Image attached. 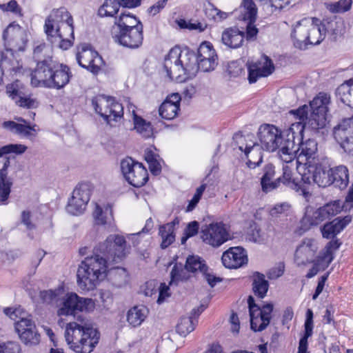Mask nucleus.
Listing matches in <instances>:
<instances>
[{
  "label": "nucleus",
  "instance_id": "1",
  "mask_svg": "<svg viewBox=\"0 0 353 353\" xmlns=\"http://www.w3.org/2000/svg\"><path fill=\"white\" fill-rule=\"evenodd\" d=\"M127 252L123 236H108L103 243L94 247L92 255L86 257L79 265L77 274L79 287L86 291L94 290L106 277L109 265L120 262Z\"/></svg>",
  "mask_w": 353,
  "mask_h": 353
},
{
  "label": "nucleus",
  "instance_id": "2",
  "mask_svg": "<svg viewBox=\"0 0 353 353\" xmlns=\"http://www.w3.org/2000/svg\"><path fill=\"white\" fill-rule=\"evenodd\" d=\"M341 23L335 20H323L317 18H304L294 26L291 34L294 46L303 50L308 46L320 44L325 39L326 32L333 35L341 33Z\"/></svg>",
  "mask_w": 353,
  "mask_h": 353
},
{
  "label": "nucleus",
  "instance_id": "3",
  "mask_svg": "<svg viewBox=\"0 0 353 353\" xmlns=\"http://www.w3.org/2000/svg\"><path fill=\"white\" fill-rule=\"evenodd\" d=\"M30 77L34 87L60 90L68 84L72 74L67 65L49 58L37 62Z\"/></svg>",
  "mask_w": 353,
  "mask_h": 353
},
{
  "label": "nucleus",
  "instance_id": "4",
  "mask_svg": "<svg viewBox=\"0 0 353 353\" xmlns=\"http://www.w3.org/2000/svg\"><path fill=\"white\" fill-rule=\"evenodd\" d=\"M48 41L54 47L68 50L74 40L73 18L65 7L53 9L44 25Z\"/></svg>",
  "mask_w": 353,
  "mask_h": 353
},
{
  "label": "nucleus",
  "instance_id": "5",
  "mask_svg": "<svg viewBox=\"0 0 353 353\" xmlns=\"http://www.w3.org/2000/svg\"><path fill=\"white\" fill-rule=\"evenodd\" d=\"M99 336L97 330L76 322L68 323L65 332L70 348L77 353H90L98 343Z\"/></svg>",
  "mask_w": 353,
  "mask_h": 353
},
{
  "label": "nucleus",
  "instance_id": "6",
  "mask_svg": "<svg viewBox=\"0 0 353 353\" xmlns=\"http://www.w3.org/2000/svg\"><path fill=\"white\" fill-rule=\"evenodd\" d=\"M164 69L168 77L174 79L172 73L176 78L180 79L182 74L185 77L183 79L194 77L198 71L196 57L192 51H181L178 54L176 50H171L165 59Z\"/></svg>",
  "mask_w": 353,
  "mask_h": 353
},
{
  "label": "nucleus",
  "instance_id": "7",
  "mask_svg": "<svg viewBox=\"0 0 353 353\" xmlns=\"http://www.w3.org/2000/svg\"><path fill=\"white\" fill-rule=\"evenodd\" d=\"M283 132L271 124H263L260 125L257 137L259 140V145L268 152H274L279 149V155L281 160L285 162L283 147L285 146V137L283 136Z\"/></svg>",
  "mask_w": 353,
  "mask_h": 353
},
{
  "label": "nucleus",
  "instance_id": "8",
  "mask_svg": "<svg viewBox=\"0 0 353 353\" xmlns=\"http://www.w3.org/2000/svg\"><path fill=\"white\" fill-rule=\"evenodd\" d=\"M343 210H345V202L340 200L332 201L316 209L312 214H306L302 219L301 223L305 229L307 230L311 226H316L323 221L330 220Z\"/></svg>",
  "mask_w": 353,
  "mask_h": 353
},
{
  "label": "nucleus",
  "instance_id": "9",
  "mask_svg": "<svg viewBox=\"0 0 353 353\" xmlns=\"http://www.w3.org/2000/svg\"><path fill=\"white\" fill-rule=\"evenodd\" d=\"M92 105L98 114L108 123L112 121H117L123 116L122 105L114 101V99L105 95H98L92 98Z\"/></svg>",
  "mask_w": 353,
  "mask_h": 353
},
{
  "label": "nucleus",
  "instance_id": "10",
  "mask_svg": "<svg viewBox=\"0 0 353 353\" xmlns=\"http://www.w3.org/2000/svg\"><path fill=\"white\" fill-rule=\"evenodd\" d=\"M2 38L6 50L11 54L25 50L28 35L26 30L19 24L14 22L10 23L3 30Z\"/></svg>",
  "mask_w": 353,
  "mask_h": 353
},
{
  "label": "nucleus",
  "instance_id": "11",
  "mask_svg": "<svg viewBox=\"0 0 353 353\" xmlns=\"http://www.w3.org/2000/svg\"><path fill=\"white\" fill-rule=\"evenodd\" d=\"M93 186L90 183H79L74 189L71 197L68 199L66 211L72 215L82 214L90 199Z\"/></svg>",
  "mask_w": 353,
  "mask_h": 353
},
{
  "label": "nucleus",
  "instance_id": "12",
  "mask_svg": "<svg viewBox=\"0 0 353 353\" xmlns=\"http://www.w3.org/2000/svg\"><path fill=\"white\" fill-rule=\"evenodd\" d=\"M121 170L125 179L135 188L143 186L148 180V173L145 168L132 158L121 161Z\"/></svg>",
  "mask_w": 353,
  "mask_h": 353
},
{
  "label": "nucleus",
  "instance_id": "13",
  "mask_svg": "<svg viewBox=\"0 0 353 353\" xmlns=\"http://www.w3.org/2000/svg\"><path fill=\"white\" fill-rule=\"evenodd\" d=\"M94 305L91 299L80 297L75 293H68L57 310V315L72 316L77 312H90L94 310Z\"/></svg>",
  "mask_w": 353,
  "mask_h": 353
},
{
  "label": "nucleus",
  "instance_id": "14",
  "mask_svg": "<svg viewBox=\"0 0 353 353\" xmlns=\"http://www.w3.org/2000/svg\"><path fill=\"white\" fill-rule=\"evenodd\" d=\"M76 59L79 65L96 74L101 70L103 60L89 43H81L77 47Z\"/></svg>",
  "mask_w": 353,
  "mask_h": 353
},
{
  "label": "nucleus",
  "instance_id": "15",
  "mask_svg": "<svg viewBox=\"0 0 353 353\" xmlns=\"http://www.w3.org/2000/svg\"><path fill=\"white\" fill-rule=\"evenodd\" d=\"M305 129H307L305 122L298 121L292 123L288 129L283 131V136L285 137V146L283 147L282 150L285 163H290L295 159V139H297L298 142L303 139Z\"/></svg>",
  "mask_w": 353,
  "mask_h": 353
},
{
  "label": "nucleus",
  "instance_id": "16",
  "mask_svg": "<svg viewBox=\"0 0 353 353\" xmlns=\"http://www.w3.org/2000/svg\"><path fill=\"white\" fill-rule=\"evenodd\" d=\"M111 36L116 43L128 49H137L143 44V26L138 25L137 28L131 29L111 31Z\"/></svg>",
  "mask_w": 353,
  "mask_h": 353
},
{
  "label": "nucleus",
  "instance_id": "17",
  "mask_svg": "<svg viewBox=\"0 0 353 353\" xmlns=\"http://www.w3.org/2000/svg\"><path fill=\"white\" fill-rule=\"evenodd\" d=\"M254 138L252 134H248L241 137L240 140L238 141L239 149L244 152L248 159L246 165L250 169L259 167L263 162V150H264L253 140Z\"/></svg>",
  "mask_w": 353,
  "mask_h": 353
},
{
  "label": "nucleus",
  "instance_id": "18",
  "mask_svg": "<svg viewBox=\"0 0 353 353\" xmlns=\"http://www.w3.org/2000/svg\"><path fill=\"white\" fill-rule=\"evenodd\" d=\"M341 245V242L339 239L329 241L324 249L316 256V259L311 263H313V265L305 276L307 279H311L316 275L318 272L325 270L333 261L334 254Z\"/></svg>",
  "mask_w": 353,
  "mask_h": 353
},
{
  "label": "nucleus",
  "instance_id": "19",
  "mask_svg": "<svg viewBox=\"0 0 353 353\" xmlns=\"http://www.w3.org/2000/svg\"><path fill=\"white\" fill-rule=\"evenodd\" d=\"M14 328L19 339L25 345L32 347L39 344L41 335L30 316H23L19 319L14 323Z\"/></svg>",
  "mask_w": 353,
  "mask_h": 353
},
{
  "label": "nucleus",
  "instance_id": "20",
  "mask_svg": "<svg viewBox=\"0 0 353 353\" xmlns=\"http://www.w3.org/2000/svg\"><path fill=\"white\" fill-rule=\"evenodd\" d=\"M201 238L203 241L215 248L230 239V235L222 222L212 223L205 225L201 230Z\"/></svg>",
  "mask_w": 353,
  "mask_h": 353
},
{
  "label": "nucleus",
  "instance_id": "21",
  "mask_svg": "<svg viewBox=\"0 0 353 353\" xmlns=\"http://www.w3.org/2000/svg\"><path fill=\"white\" fill-rule=\"evenodd\" d=\"M333 135L341 148L353 156V117L343 120L334 128Z\"/></svg>",
  "mask_w": 353,
  "mask_h": 353
},
{
  "label": "nucleus",
  "instance_id": "22",
  "mask_svg": "<svg viewBox=\"0 0 353 353\" xmlns=\"http://www.w3.org/2000/svg\"><path fill=\"white\" fill-rule=\"evenodd\" d=\"M318 250L319 245L315 239L312 238L303 239L294 252L295 263L299 266L311 263L316 259Z\"/></svg>",
  "mask_w": 353,
  "mask_h": 353
},
{
  "label": "nucleus",
  "instance_id": "23",
  "mask_svg": "<svg viewBox=\"0 0 353 353\" xmlns=\"http://www.w3.org/2000/svg\"><path fill=\"white\" fill-rule=\"evenodd\" d=\"M196 62L198 70L210 72L215 69L218 64L217 54L210 42L201 43L197 50Z\"/></svg>",
  "mask_w": 353,
  "mask_h": 353
},
{
  "label": "nucleus",
  "instance_id": "24",
  "mask_svg": "<svg viewBox=\"0 0 353 353\" xmlns=\"http://www.w3.org/2000/svg\"><path fill=\"white\" fill-rule=\"evenodd\" d=\"M248 81L254 83L261 77H267L273 73L274 65L268 56L263 54L255 62L248 63Z\"/></svg>",
  "mask_w": 353,
  "mask_h": 353
},
{
  "label": "nucleus",
  "instance_id": "25",
  "mask_svg": "<svg viewBox=\"0 0 353 353\" xmlns=\"http://www.w3.org/2000/svg\"><path fill=\"white\" fill-rule=\"evenodd\" d=\"M185 268L190 273L201 274L208 283L213 288L221 279L208 272V267L204 259L197 255H189L185 261Z\"/></svg>",
  "mask_w": 353,
  "mask_h": 353
},
{
  "label": "nucleus",
  "instance_id": "26",
  "mask_svg": "<svg viewBox=\"0 0 353 353\" xmlns=\"http://www.w3.org/2000/svg\"><path fill=\"white\" fill-rule=\"evenodd\" d=\"M221 261L225 268L237 269L247 264V252L242 247H232L223 252Z\"/></svg>",
  "mask_w": 353,
  "mask_h": 353
},
{
  "label": "nucleus",
  "instance_id": "27",
  "mask_svg": "<svg viewBox=\"0 0 353 353\" xmlns=\"http://www.w3.org/2000/svg\"><path fill=\"white\" fill-rule=\"evenodd\" d=\"M17 120L23 123H18L13 121H7L2 123V126L10 132L21 137L30 139L35 138L37 134V130L35 128L37 125L35 124L31 126L21 117L17 118Z\"/></svg>",
  "mask_w": 353,
  "mask_h": 353
},
{
  "label": "nucleus",
  "instance_id": "28",
  "mask_svg": "<svg viewBox=\"0 0 353 353\" xmlns=\"http://www.w3.org/2000/svg\"><path fill=\"white\" fill-rule=\"evenodd\" d=\"M275 167L272 163H267L262 169V176L260 183L261 190L268 193L276 189L281 184V177L275 178Z\"/></svg>",
  "mask_w": 353,
  "mask_h": 353
},
{
  "label": "nucleus",
  "instance_id": "29",
  "mask_svg": "<svg viewBox=\"0 0 353 353\" xmlns=\"http://www.w3.org/2000/svg\"><path fill=\"white\" fill-rule=\"evenodd\" d=\"M351 216H345L343 218H336L332 221H329L321 228V232L323 238L327 239H332V241L339 233H340L350 222Z\"/></svg>",
  "mask_w": 353,
  "mask_h": 353
},
{
  "label": "nucleus",
  "instance_id": "30",
  "mask_svg": "<svg viewBox=\"0 0 353 353\" xmlns=\"http://www.w3.org/2000/svg\"><path fill=\"white\" fill-rule=\"evenodd\" d=\"M181 96L178 93H174L167 97L159 109V115L166 120L174 119L179 111Z\"/></svg>",
  "mask_w": 353,
  "mask_h": 353
},
{
  "label": "nucleus",
  "instance_id": "31",
  "mask_svg": "<svg viewBox=\"0 0 353 353\" xmlns=\"http://www.w3.org/2000/svg\"><path fill=\"white\" fill-rule=\"evenodd\" d=\"M317 146V142L312 139H309L305 142L301 143V141H299L296 143V153L299 152L297 157V162H299L301 158L305 157V164H308L310 166L312 163L311 159L313 160L315 158Z\"/></svg>",
  "mask_w": 353,
  "mask_h": 353
},
{
  "label": "nucleus",
  "instance_id": "32",
  "mask_svg": "<svg viewBox=\"0 0 353 353\" xmlns=\"http://www.w3.org/2000/svg\"><path fill=\"white\" fill-rule=\"evenodd\" d=\"M27 150V147L23 144H9L0 148V172L7 174V168L10 165L9 158L6 154L14 153L21 154Z\"/></svg>",
  "mask_w": 353,
  "mask_h": 353
},
{
  "label": "nucleus",
  "instance_id": "33",
  "mask_svg": "<svg viewBox=\"0 0 353 353\" xmlns=\"http://www.w3.org/2000/svg\"><path fill=\"white\" fill-rule=\"evenodd\" d=\"M245 33L237 28H230L222 33V43L230 48H238L243 45Z\"/></svg>",
  "mask_w": 353,
  "mask_h": 353
},
{
  "label": "nucleus",
  "instance_id": "34",
  "mask_svg": "<svg viewBox=\"0 0 353 353\" xmlns=\"http://www.w3.org/2000/svg\"><path fill=\"white\" fill-rule=\"evenodd\" d=\"M331 185L340 190L345 189L349 184V170L345 165H341L330 168Z\"/></svg>",
  "mask_w": 353,
  "mask_h": 353
},
{
  "label": "nucleus",
  "instance_id": "35",
  "mask_svg": "<svg viewBox=\"0 0 353 353\" xmlns=\"http://www.w3.org/2000/svg\"><path fill=\"white\" fill-rule=\"evenodd\" d=\"M138 25H143L141 21L130 12H121L118 17H115L114 25L111 31H119L121 29H131L137 28Z\"/></svg>",
  "mask_w": 353,
  "mask_h": 353
},
{
  "label": "nucleus",
  "instance_id": "36",
  "mask_svg": "<svg viewBox=\"0 0 353 353\" xmlns=\"http://www.w3.org/2000/svg\"><path fill=\"white\" fill-rule=\"evenodd\" d=\"M313 316L314 314L311 309H307L305 314V321L304 323V334L301 338L299 343L298 353H308L307 340L313 333Z\"/></svg>",
  "mask_w": 353,
  "mask_h": 353
},
{
  "label": "nucleus",
  "instance_id": "37",
  "mask_svg": "<svg viewBox=\"0 0 353 353\" xmlns=\"http://www.w3.org/2000/svg\"><path fill=\"white\" fill-rule=\"evenodd\" d=\"M336 97L343 103L353 108V79L345 81L336 88Z\"/></svg>",
  "mask_w": 353,
  "mask_h": 353
},
{
  "label": "nucleus",
  "instance_id": "38",
  "mask_svg": "<svg viewBox=\"0 0 353 353\" xmlns=\"http://www.w3.org/2000/svg\"><path fill=\"white\" fill-rule=\"evenodd\" d=\"M148 314V309L143 305L134 306L127 314V321L132 327H138L145 321Z\"/></svg>",
  "mask_w": 353,
  "mask_h": 353
},
{
  "label": "nucleus",
  "instance_id": "39",
  "mask_svg": "<svg viewBox=\"0 0 353 353\" xmlns=\"http://www.w3.org/2000/svg\"><path fill=\"white\" fill-rule=\"evenodd\" d=\"M269 283L265 280V275L255 272L252 275V290L255 296L263 299L268 292Z\"/></svg>",
  "mask_w": 353,
  "mask_h": 353
},
{
  "label": "nucleus",
  "instance_id": "40",
  "mask_svg": "<svg viewBox=\"0 0 353 353\" xmlns=\"http://www.w3.org/2000/svg\"><path fill=\"white\" fill-rule=\"evenodd\" d=\"M330 103V97L326 93L321 92L314 97L310 103V112H318L320 114L327 115L328 105Z\"/></svg>",
  "mask_w": 353,
  "mask_h": 353
},
{
  "label": "nucleus",
  "instance_id": "41",
  "mask_svg": "<svg viewBox=\"0 0 353 353\" xmlns=\"http://www.w3.org/2000/svg\"><path fill=\"white\" fill-rule=\"evenodd\" d=\"M106 276L112 282V285L120 288L125 284L128 279V273L125 268L116 267L108 269Z\"/></svg>",
  "mask_w": 353,
  "mask_h": 353
},
{
  "label": "nucleus",
  "instance_id": "42",
  "mask_svg": "<svg viewBox=\"0 0 353 353\" xmlns=\"http://www.w3.org/2000/svg\"><path fill=\"white\" fill-rule=\"evenodd\" d=\"M326 122V116L320 114V113L318 112H310V116H308L305 123L307 129L317 132L320 129H323L325 127Z\"/></svg>",
  "mask_w": 353,
  "mask_h": 353
},
{
  "label": "nucleus",
  "instance_id": "43",
  "mask_svg": "<svg viewBox=\"0 0 353 353\" xmlns=\"http://www.w3.org/2000/svg\"><path fill=\"white\" fill-rule=\"evenodd\" d=\"M93 216L98 225L111 226L113 221V215L111 208H106L103 210L99 205H96Z\"/></svg>",
  "mask_w": 353,
  "mask_h": 353
},
{
  "label": "nucleus",
  "instance_id": "44",
  "mask_svg": "<svg viewBox=\"0 0 353 353\" xmlns=\"http://www.w3.org/2000/svg\"><path fill=\"white\" fill-rule=\"evenodd\" d=\"M282 180L281 183L289 186L298 192H301L305 195V187L303 185L299 183L295 179H292V170L288 165H283V175L281 176Z\"/></svg>",
  "mask_w": 353,
  "mask_h": 353
},
{
  "label": "nucleus",
  "instance_id": "45",
  "mask_svg": "<svg viewBox=\"0 0 353 353\" xmlns=\"http://www.w3.org/2000/svg\"><path fill=\"white\" fill-rule=\"evenodd\" d=\"M134 128L137 132L144 138H150L153 134V128L150 122L142 117L134 114L133 117Z\"/></svg>",
  "mask_w": 353,
  "mask_h": 353
},
{
  "label": "nucleus",
  "instance_id": "46",
  "mask_svg": "<svg viewBox=\"0 0 353 353\" xmlns=\"http://www.w3.org/2000/svg\"><path fill=\"white\" fill-rule=\"evenodd\" d=\"M330 169L325 170L321 166L316 167L312 175V181L319 187L325 188L331 185Z\"/></svg>",
  "mask_w": 353,
  "mask_h": 353
},
{
  "label": "nucleus",
  "instance_id": "47",
  "mask_svg": "<svg viewBox=\"0 0 353 353\" xmlns=\"http://www.w3.org/2000/svg\"><path fill=\"white\" fill-rule=\"evenodd\" d=\"M120 6L118 0H105L98 10V14L101 17H112L118 13Z\"/></svg>",
  "mask_w": 353,
  "mask_h": 353
},
{
  "label": "nucleus",
  "instance_id": "48",
  "mask_svg": "<svg viewBox=\"0 0 353 353\" xmlns=\"http://www.w3.org/2000/svg\"><path fill=\"white\" fill-rule=\"evenodd\" d=\"M190 272L185 268V265H183L181 263H176L170 272L171 281L170 285L178 281H187L190 278Z\"/></svg>",
  "mask_w": 353,
  "mask_h": 353
},
{
  "label": "nucleus",
  "instance_id": "49",
  "mask_svg": "<svg viewBox=\"0 0 353 353\" xmlns=\"http://www.w3.org/2000/svg\"><path fill=\"white\" fill-rule=\"evenodd\" d=\"M352 0H339L336 2H326L325 6L332 14H343L352 8Z\"/></svg>",
  "mask_w": 353,
  "mask_h": 353
},
{
  "label": "nucleus",
  "instance_id": "50",
  "mask_svg": "<svg viewBox=\"0 0 353 353\" xmlns=\"http://www.w3.org/2000/svg\"><path fill=\"white\" fill-rule=\"evenodd\" d=\"M196 325L192 316L181 317L176 326V332L181 336H185L195 329Z\"/></svg>",
  "mask_w": 353,
  "mask_h": 353
},
{
  "label": "nucleus",
  "instance_id": "51",
  "mask_svg": "<svg viewBox=\"0 0 353 353\" xmlns=\"http://www.w3.org/2000/svg\"><path fill=\"white\" fill-rule=\"evenodd\" d=\"M159 235L162 239L161 247L165 249L170 246L175 240L174 230L170 229V225H161L159 228Z\"/></svg>",
  "mask_w": 353,
  "mask_h": 353
},
{
  "label": "nucleus",
  "instance_id": "52",
  "mask_svg": "<svg viewBox=\"0 0 353 353\" xmlns=\"http://www.w3.org/2000/svg\"><path fill=\"white\" fill-rule=\"evenodd\" d=\"M242 6L244 10L243 17L244 20L255 22L257 14V8L256 4L252 0H243Z\"/></svg>",
  "mask_w": 353,
  "mask_h": 353
},
{
  "label": "nucleus",
  "instance_id": "53",
  "mask_svg": "<svg viewBox=\"0 0 353 353\" xmlns=\"http://www.w3.org/2000/svg\"><path fill=\"white\" fill-rule=\"evenodd\" d=\"M256 313L263 319V323L261 325L260 330H265L269 325L271 319V314L273 311V305L272 303H267L263 305L261 307L256 309Z\"/></svg>",
  "mask_w": 353,
  "mask_h": 353
},
{
  "label": "nucleus",
  "instance_id": "54",
  "mask_svg": "<svg viewBox=\"0 0 353 353\" xmlns=\"http://www.w3.org/2000/svg\"><path fill=\"white\" fill-rule=\"evenodd\" d=\"M12 181L6 174L0 172V201L3 202L7 200L12 186Z\"/></svg>",
  "mask_w": 353,
  "mask_h": 353
},
{
  "label": "nucleus",
  "instance_id": "55",
  "mask_svg": "<svg viewBox=\"0 0 353 353\" xmlns=\"http://www.w3.org/2000/svg\"><path fill=\"white\" fill-rule=\"evenodd\" d=\"M145 159L148 163L149 169L152 174L158 175L161 171V166L156 158L155 154L149 151L146 153Z\"/></svg>",
  "mask_w": 353,
  "mask_h": 353
},
{
  "label": "nucleus",
  "instance_id": "56",
  "mask_svg": "<svg viewBox=\"0 0 353 353\" xmlns=\"http://www.w3.org/2000/svg\"><path fill=\"white\" fill-rule=\"evenodd\" d=\"M0 353H22L20 344L17 341H0Z\"/></svg>",
  "mask_w": 353,
  "mask_h": 353
},
{
  "label": "nucleus",
  "instance_id": "57",
  "mask_svg": "<svg viewBox=\"0 0 353 353\" xmlns=\"http://www.w3.org/2000/svg\"><path fill=\"white\" fill-rule=\"evenodd\" d=\"M20 88L21 83L19 81H14L6 85V93L9 97L16 101L23 94Z\"/></svg>",
  "mask_w": 353,
  "mask_h": 353
},
{
  "label": "nucleus",
  "instance_id": "58",
  "mask_svg": "<svg viewBox=\"0 0 353 353\" xmlns=\"http://www.w3.org/2000/svg\"><path fill=\"white\" fill-rule=\"evenodd\" d=\"M6 315L8 316L11 319L14 320L17 323L19 319H21L23 316H28L27 312L21 307L11 308L6 307L3 310Z\"/></svg>",
  "mask_w": 353,
  "mask_h": 353
},
{
  "label": "nucleus",
  "instance_id": "59",
  "mask_svg": "<svg viewBox=\"0 0 353 353\" xmlns=\"http://www.w3.org/2000/svg\"><path fill=\"white\" fill-rule=\"evenodd\" d=\"M0 8L3 11L11 12L15 15L22 16L21 8L15 0H11L7 3L0 4Z\"/></svg>",
  "mask_w": 353,
  "mask_h": 353
},
{
  "label": "nucleus",
  "instance_id": "60",
  "mask_svg": "<svg viewBox=\"0 0 353 353\" xmlns=\"http://www.w3.org/2000/svg\"><path fill=\"white\" fill-rule=\"evenodd\" d=\"M310 110L309 106L307 105H302L296 110H292L290 112L294 114L296 119H298L299 121L305 122L308 117V112Z\"/></svg>",
  "mask_w": 353,
  "mask_h": 353
},
{
  "label": "nucleus",
  "instance_id": "61",
  "mask_svg": "<svg viewBox=\"0 0 353 353\" xmlns=\"http://www.w3.org/2000/svg\"><path fill=\"white\" fill-rule=\"evenodd\" d=\"M250 327L251 329L254 332H261L263 330L261 329V325L263 323V319L256 314V312L250 314Z\"/></svg>",
  "mask_w": 353,
  "mask_h": 353
},
{
  "label": "nucleus",
  "instance_id": "62",
  "mask_svg": "<svg viewBox=\"0 0 353 353\" xmlns=\"http://www.w3.org/2000/svg\"><path fill=\"white\" fill-rule=\"evenodd\" d=\"M228 72L231 77H236L243 72V68L238 61H232L228 64Z\"/></svg>",
  "mask_w": 353,
  "mask_h": 353
},
{
  "label": "nucleus",
  "instance_id": "63",
  "mask_svg": "<svg viewBox=\"0 0 353 353\" xmlns=\"http://www.w3.org/2000/svg\"><path fill=\"white\" fill-rule=\"evenodd\" d=\"M284 269V264L280 263L277 266L272 268L268 272L267 276L271 280L276 279L283 274Z\"/></svg>",
  "mask_w": 353,
  "mask_h": 353
},
{
  "label": "nucleus",
  "instance_id": "64",
  "mask_svg": "<svg viewBox=\"0 0 353 353\" xmlns=\"http://www.w3.org/2000/svg\"><path fill=\"white\" fill-rule=\"evenodd\" d=\"M40 298L45 303H52L57 296V293L52 290L40 292Z\"/></svg>",
  "mask_w": 353,
  "mask_h": 353
}]
</instances>
